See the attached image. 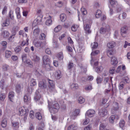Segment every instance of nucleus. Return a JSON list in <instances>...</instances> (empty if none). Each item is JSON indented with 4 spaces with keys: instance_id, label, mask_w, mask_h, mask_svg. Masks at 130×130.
<instances>
[{
    "instance_id": "680f3d73",
    "label": "nucleus",
    "mask_w": 130,
    "mask_h": 130,
    "mask_svg": "<svg viewBox=\"0 0 130 130\" xmlns=\"http://www.w3.org/2000/svg\"><path fill=\"white\" fill-rule=\"evenodd\" d=\"M115 67H113L110 68L109 70V72L110 74H113L115 72Z\"/></svg>"
},
{
    "instance_id": "69168bd1",
    "label": "nucleus",
    "mask_w": 130,
    "mask_h": 130,
    "mask_svg": "<svg viewBox=\"0 0 130 130\" xmlns=\"http://www.w3.org/2000/svg\"><path fill=\"white\" fill-rule=\"evenodd\" d=\"M8 69V66L6 64L3 66V69L4 71H5L7 70Z\"/></svg>"
},
{
    "instance_id": "2f4dec72",
    "label": "nucleus",
    "mask_w": 130,
    "mask_h": 130,
    "mask_svg": "<svg viewBox=\"0 0 130 130\" xmlns=\"http://www.w3.org/2000/svg\"><path fill=\"white\" fill-rule=\"evenodd\" d=\"M101 12L100 10H98L95 14L96 17V18H99L101 16Z\"/></svg>"
},
{
    "instance_id": "f704fd0d",
    "label": "nucleus",
    "mask_w": 130,
    "mask_h": 130,
    "mask_svg": "<svg viewBox=\"0 0 130 130\" xmlns=\"http://www.w3.org/2000/svg\"><path fill=\"white\" fill-rule=\"evenodd\" d=\"M11 123L12 124V126L14 127H18L19 124V122H12Z\"/></svg>"
},
{
    "instance_id": "4c0bfd02",
    "label": "nucleus",
    "mask_w": 130,
    "mask_h": 130,
    "mask_svg": "<svg viewBox=\"0 0 130 130\" xmlns=\"http://www.w3.org/2000/svg\"><path fill=\"white\" fill-rule=\"evenodd\" d=\"M79 103L82 104L85 101V100L84 98L82 97H79L78 99Z\"/></svg>"
},
{
    "instance_id": "f8f14e48",
    "label": "nucleus",
    "mask_w": 130,
    "mask_h": 130,
    "mask_svg": "<svg viewBox=\"0 0 130 130\" xmlns=\"http://www.w3.org/2000/svg\"><path fill=\"white\" fill-rule=\"evenodd\" d=\"M6 77H3L0 81V87L3 89V87L5 84Z\"/></svg>"
},
{
    "instance_id": "ea45409f",
    "label": "nucleus",
    "mask_w": 130,
    "mask_h": 130,
    "mask_svg": "<svg viewBox=\"0 0 130 130\" xmlns=\"http://www.w3.org/2000/svg\"><path fill=\"white\" fill-rule=\"evenodd\" d=\"M22 61L23 62H25L27 59L26 54H23L22 55Z\"/></svg>"
},
{
    "instance_id": "f3484780",
    "label": "nucleus",
    "mask_w": 130,
    "mask_h": 130,
    "mask_svg": "<svg viewBox=\"0 0 130 130\" xmlns=\"http://www.w3.org/2000/svg\"><path fill=\"white\" fill-rule=\"evenodd\" d=\"M39 87L42 89H45L46 87V83L43 81H41L39 82Z\"/></svg>"
},
{
    "instance_id": "aec40b11",
    "label": "nucleus",
    "mask_w": 130,
    "mask_h": 130,
    "mask_svg": "<svg viewBox=\"0 0 130 130\" xmlns=\"http://www.w3.org/2000/svg\"><path fill=\"white\" fill-rule=\"evenodd\" d=\"M15 13L17 15V18L18 19H19L21 17L20 12V9L19 8L17 7L15 9Z\"/></svg>"
},
{
    "instance_id": "338daca9",
    "label": "nucleus",
    "mask_w": 130,
    "mask_h": 130,
    "mask_svg": "<svg viewBox=\"0 0 130 130\" xmlns=\"http://www.w3.org/2000/svg\"><path fill=\"white\" fill-rule=\"evenodd\" d=\"M102 80V78L99 77H97L96 79L97 84H99L101 83Z\"/></svg>"
},
{
    "instance_id": "09e8293b",
    "label": "nucleus",
    "mask_w": 130,
    "mask_h": 130,
    "mask_svg": "<svg viewBox=\"0 0 130 130\" xmlns=\"http://www.w3.org/2000/svg\"><path fill=\"white\" fill-rule=\"evenodd\" d=\"M13 11L12 10H10L9 14V17L12 20H14V16L13 15Z\"/></svg>"
},
{
    "instance_id": "bf43d9fd",
    "label": "nucleus",
    "mask_w": 130,
    "mask_h": 130,
    "mask_svg": "<svg viewBox=\"0 0 130 130\" xmlns=\"http://www.w3.org/2000/svg\"><path fill=\"white\" fill-rule=\"evenodd\" d=\"M74 64L73 63L69 62L68 65V69H70L73 67Z\"/></svg>"
},
{
    "instance_id": "7c9ffc66",
    "label": "nucleus",
    "mask_w": 130,
    "mask_h": 130,
    "mask_svg": "<svg viewBox=\"0 0 130 130\" xmlns=\"http://www.w3.org/2000/svg\"><path fill=\"white\" fill-rule=\"evenodd\" d=\"M103 70V67L101 66L96 68L95 69V71L97 72L100 73Z\"/></svg>"
},
{
    "instance_id": "b1692460",
    "label": "nucleus",
    "mask_w": 130,
    "mask_h": 130,
    "mask_svg": "<svg viewBox=\"0 0 130 130\" xmlns=\"http://www.w3.org/2000/svg\"><path fill=\"white\" fill-rule=\"evenodd\" d=\"M49 17L50 19L47 20L45 22V24L46 25L49 26L52 24V21L51 19V17L49 15Z\"/></svg>"
},
{
    "instance_id": "37998d69",
    "label": "nucleus",
    "mask_w": 130,
    "mask_h": 130,
    "mask_svg": "<svg viewBox=\"0 0 130 130\" xmlns=\"http://www.w3.org/2000/svg\"><path fill=\"white\" fill-rule=\"evenodd\" d=\"M124 124L125 122L123 120H121L119 123V125L120 127L122 128L124 126Z\"/></svg>"
},
{
    "instance_id": "473e14b6",
    "label": "nucleus",
    "mask_w": 130,
    "mask_h": 130,
    "mask_svg": "<svg viewBox=\"0 0 130 130\" xmlns=\"http://www.w3.org/2000/svg\"><path fill=\"white\" fill-rule=\"evenodd\" d=\"M116 52L115 50L111 49L108 50L107 52V54L108 55H113Z\"/></svg>"
},
{
    "instance_id": "dca6fc26",
    "label": "nucleus",
    "mask_w": 130,
    "mask_h": 130,
    "mask_svg": "<svg viewBox=\"0 0 130 130\" xmlns=\"http://www.w3.org/2000/svg\"><path fill=\"white\" fill-rule=\"evenodd\" d=\"M55 76L57 79H60L62 76L61 71L59 70L56 71L55 73Z\"/></svg>"
},
{
    "instance_id": "a211bd4d",
    "label": "nucleus",
    "mask_w": 130,
    "mask_h": 130,
    "mask_svg": "<svg viewBox=\"0 0 130 130\" xmlns=\"http://www.w3.org/2000/svg\"><path fill=\"white\" fill-rule=\"evenodd\" d=\"M118 63V61L116 58L115 57H113L111 58V63L113 65H115Z\"/></svg>"
},
{
    "instance_id": "de8ad7c7",
    "label": "nucleus",
    "mask_w": 130,
    "mask_h": 130,
    "mask_svg": "<svg viewBox=\"0 0 130 130\" xmlns=\"http://www.w3.org/2000/svg\"><path fill=\"white\" fill-rule=\"evenodd\" d=\"M26 42H25L24 41H22L21 43V46H23L25 44H26L27 45H28V41H29V39L28 38H27Z\"/></svg>"
},
{
    "instance_id": "9d476101",
    "label": "nucleus",
    "mask_w": 130,
    "mask_h": 130,
    "mask_svg": "<svg viewBox=\"0 0 130 130\" xmlns=\"http://www.w3.org/2000/svg\"><path fill=\"white\" fill-rule=\"evenodd\" d=\"M24 102H26V104H28L30 102L31 98L29 95H25L24 96Z\"/></svg>"
},
{
    "instance_id": "603ef678",
    "label": "nucleus",
    "mask_w": 130,
    "mask_h": 130,
    "mask_svg": "<svg viewBox=\"0 0 130 130\" xmlns=\"http://www.w3.org/2000/svg\"><path fill=\"white\" fill-rule=\"evenodd\" d=\"M44 66H43L45 69L47 71L49 70H50V63H47L44 64Z\"/></svg>"
},
{
    "instance_id": "a878e982",
    "label": "nucleus",
    "mask_w": 130,
    "mask_h": 130,
    "mask_svg": "<svg viewBox=\"0 0 130 130\" xmlns=\"http://www.w3.org/2000/svg\"><path fill=\"white\" fill-rule=\"evenodd\" d=\"M71 87L73 90H75L78 88V86L77 84H73L71 85Z\"/></svg>"
},
{
    "instance_id": "8fccbe9b",
    "label": "nucleus",
    "mask_w": 130,
    "mask_h": 130,
    "mask_svg": "<svg viewBox=\"0 0 130 130\" xmlns=\"http://www.w3.org/2000/svg\"><path fill=\"white\" fill-rule=\"evenodd\" d=\"M33 88H32L31 87H28L27 88V91L28 92V93L27 94H28V95H29L31 94V93L33 91Z\"/></svg>"
},
{
    "instance_id": "e433bc0d",
    "label": "nucleus",
    "mask_w": 130,
    "mask_h": 130,
    "mask_svg": "<svg viewBox=\"0 0 130 130\" xmlns=\"http://www.w3.org/2000/svg\"><path fill=\"white\" fill-rule=\"evenodd\" d=\"M126 84V83L125 82H120L119 84V88L120 90H121L123 89L124 86Z\"/></svg>"
},
{
    "instance_id": "393cba45",
    "label": "nucleus",
    "mask_w": 130,
    "mask_h": 130,
    "mask_svg": "<svg viewBox=\"0 0 130 130\" xmlns=\"http://www.w3.org/2000/svg\"><path fill=\"white\" fill-rule=\"evenodd\" d=\"M12 54V52L9 50H7L5 52V56L8 58L10 57Z\"/></svg>"
},
{
    "instance_id": "f257e3e1",
    "label": "nucleus",
    "mask_w": 130,
    "mask_h": 130,
    "mask_svg": "<svg viewBox=\"0 0 130 130\" xmlns=\"http://www.w3.org/2000/svg\"><path fill=\"white\" fill-rule=\"evenodd\" d=\"M48 107L49 108V109L51 113H55L58 111L59 108V106L58 103L53 104L51 106V102H49L48 101Z\"/></svg>"
},
{
    "instance_id": "9b49d317",
    "label": "nucleus",
    "mask_w": 130,
    "mask_h": 130,
    "mask_svg": "<svg viewBox=\"0 0 130 130\" xmlns=\"http://www.w3.org/2000/svg\"><path fill=\"white\" fill-rule=\"evenodd\" d=\"M128 30V27L126 26H124L121 28V35L123 37L124 36L123 35V34H126L127 33Z\"/></svg>"
},
{
    "instance_id": "5fc2aeb1",
    "label": "nucleus",
    "mask_w": 130,
    "mask_h": 130,
    "mask_svg": "<svg viewBox=\"0 0 130 130\" xmlns=\"http://www.w3.org/2000/svg\"><path fill=\"white\" fill-rule=\"evenodd\" d=\"M21 47L20 46H18L16 47L14 49V50L16 53H19L21 50Z\"/></svg>"
},
{
    "instance_id": "6e6d98bb",
    "label": "nucleus",
    "mask_w": 130,
    "mask_h": 130,
    "mask_svg": "<svg viewBox=\"0 0 130 130\" xmlns=\"http://www.w3.org/2000/svg\"><path fill=\"white\" fill-rule=\"evenodd\" d=\"M6 97L4 93H1L0 94V100L3 101Z\"/></svg>"
},
{
    "instance_id": "412c9836",
    "label": "nucleus",
    "mask_w": 130,
    "mask_h": 130,
    "mask_svg": "<svg viewBox=\"0 0 130 130\" xmlns=\"http://www.w3.org/2000/svg\"><path fill=\"white\" fill-rule=\"evenodd\" d=\"M1 35L4 38H6L9 36V34L8 31L5 30L2 32Z\"/></svg>"
},
{
    "instance_id": "0e129e2a",
    "label": "nucleus",
    "mask_w": 130,
    "mask_h": 130,
    "mask_svg": "<svg viewBox=\"0 0 130 130\" xmlns=\"http://www.w3.org/2000/svg\"><path fill=\"white\" fill-rule=\"evenodd\" d=\"M45 37V35L43 33H42L40 35L39 38L41 40H44Z\"/></svg>"
},
{
    "instance_id": "72a5a7b5",
    "label": "nucleus",
    "mask_w": 130,
    "mask_h": 130,
    "mask_svg": "<svg viewBox=\"0 0 130 130\" xmlns=\"http://www.w3.org/2000/svg\"><path fill=\"white\" fill-rule=\"evenodd\" d=\"M60 19L61 21H64L66 19V16L64 14H62L60 15Z\"/></svg>"
},
{
    "instance_id": "7ed1b4c3",
    "label": "nucleus",
    "mask_w": 130,
    "mask_h": 130,
    "mask_svg": "<svg viewBox=\"0 0 130 130\" xmlns=\"http://www.w3.org/2000/svg\"><path fill=\"white\" fill-rule=\"evenodd\" d=\"M48 82L49 91L51 92H55V90L54 88L55 86L54 81L52 80L48 79Z\"/></svg>"
},
{
    "instance_id": "1a4fd4ad",
    "label": "nucleus",
    "mask_w": 130,
    "mask_h": 130,
    "mask_svg": "<svg viewBox=\"0 0 130 130\" xmlns=\"http://www.w3.org/2000/svg\"><path fill=\"white\" fill-rule=\"evenodd\" d=\"M80 111L78 109H76L72 113L71 116V119H75L76 116L78 115Z\"/></svg>"
},
{
    "instance_id": "c9c22d12",
    "label": "nucleus",
    "mask_w": 130,
    "mask_h": 130,
    "mask_svg": "<svg viewBox=\"0 0 130 130\" xmlns=\"http://www.w3.org/2000/svg\"><path fill=\"white\" fill-rule=\"evenodd\" d=\"M42 19V18L40 17H38L37 18L34 20V23L36 22H37V24H40L41 22Z\"/></svg>"
},
{
    "instance_id": "39448f33",
    "label": "nucleus",
    "mask_w": 130,
    "mask_h": 130,
    "mask_svg": "<svg viewBox=\"0 0 130 130\" xmlns=\"http://www.w3.org/2000/svg\"><path fill=\"white\" fill-rule=\"evenodd\" d=\"M99 50H96L95 51H92L91 53V63L92 64L94 60H95V57L94 56L96 55L99 53Z\"/></svg>"
},
{
    "instance_id": "13d9d810",
    "label": "nucleus",
    "mask_w": 130,
    "mask_h": 130,
    "mask_svg": "<svg viewBox=\"0 0 130 130\" xmlns=\"http://www.w3.org/2000/svg\"><path fill=\"white\" fill-rule=\"evenodd\" d=\"M85 89L87 90H90L92 89V87L91 85L87 86L85 88Z\"/></svg>"
},
{
    "instance_id": "cd10ccee",
    "label": "nucleus",
    "mask_w": 130,
    "mask_h": 130,
    "mask_svg": "<svg viewBox=\"0 0 130 130\" xmlns=\"http://www.w3.org/2000/svg\"><path fill=\"white\" fill-rule=\"evenodd\" d=\"M98 44L97 42H94L93 43H92L91 46L92 48V50L93 51L94 49H95L98 47Z\"/></svg>"
},
{
    "instance_id": "e2e57ef3",
    "label": "nucleus",
    "mask_w": 130,
    "mask_h": 130,
    "mask_svg": "<svg viewBox=\"0 0 130 130\" xmlns=\"http://www.w3.org/2000/svg\"><path fill=\"white\" fill-rule=\"evenodd\" d=\"M70 26L69 23L68 22H66L63 25V27L65 28H68Z\"/></svg>"
},
{
    "instance_id": "79ce46f5",
    "label": "nucleus",
    "mask_w": 130,
    "mask_h": 130,
    "mask_svg": "<svg viewBox=\"0 0 130 130\" xmlns=\"http://www.w3.org/2000/svg\"><path fill=\"white\" fill-rule=\"evenodd\" d=\"M78 27V26L77 25L74 24L72 26V30L73 31H76Z\"/></svg>"
},
{
    "instance_id": "bb28decb",
    "label": "nucleus",
    "mask_w": 130,
    "mask_h": 130,
    "mask_svg": "<svg viewBox=\"0 0 130 130\" xmlns=\"http://www.w3.org/2000/svg\"><path fill=\"white\" fill-rule=\"evenodd\" d=\"M110 4L112 7H116L117 5V3L115 0H111Z\"/></svg>"
},
{
    "instance_id": "3c124183",
    "label": "nucleus",
    "mask_w": 130,
    "mask_h": 130,
    "mask_svg": "<svg viewBox=\"0 0 130 130\" xmlns=\"http://www.w3.org/2000/svg\"><path fill=\"white\" fill-rule=\"evenodd\" d=\"M115 118V116L114 115H112L110 117L109 119V121L110 123H114Z\"/></svg>"
},
{
    "instance_id": "4468645a",
    "label": "nucleus",
    "mask_w": 130,
    "mask_h": 130,
    "mask_svg": "<svg viewBox=\"0 0 130 130\" xmlns=\"http://www.w3.org/2000/svg\"><path fill=\"white\" fill-rule=\"evenodd\" d=\"M41 96L38 90H37L34 96V99L36 101L39 100L41 98Z\"/></svg>"
},
{
    "instance_id": "f03ea898",
    "label": "nucleus",
    "mask_w": 130,
    "mask_h": 130,
    "mask_svg": "<svg viewBox=\"0 0 130 130\" xmlns=\"http://www.w3.org/2000/svg\"><path fill=\"white\" fill-rule=\"evenodd\" d=\"M18 110V114L21 116L27 115L28 112V110H26L24 107H20Z\"/></svg>"
},
{
    "instance_id": "c756f323",
    "label": "nucleus",
    "mask_w": 130,
    "mask_h": 130,
    "mask_svg": "<svg viewBox=\"0 0 130 130\" xmlns=\"http://www.w3.org/2000/svg\"><path fill=\"white\" fill-rule=\"evenodd\" d=\"M7 125V119H4L2 121V126L3 127H5Z\"/></svg>"
},
{
    "instance_id": "49530a36",
    "label": "nucleus",
    "mask_w": 130,
    "mask_h": 130,
    "mask_svg": "<svg viewBox=\"0 0 130 130\" xmlns=\"http://www.w3.org/2000/svg\"><path fill=\"white\" fill-rule=\"evenodd\" d=\"M100 130H103L106 127V125L104 123H103L101 122H100Z\"/></svg>"
},
{
    "instance_id": "a18cd8bd",
    "label": "nucleus",
    "mask_w": 130,
    "mask_h": 130,
    "mask_svg": "<svg viewBox=\"0 0 130 130\" xmlns=\"http://www.w3.org/2000/svg\"><path fill=\"white\" fill-rule=\"evenodd\" d=\"M36 117L38 120H40L42 119V116L40 113L39 112L36 113Z\"/></svg>"
},
{
    "instance_id": "423d86ee",
    "label": "nucleus",
    "mask_w": 130,
    "mask_h": 130,
    "mask_svg": "<svg viewBox=\"0 0 130 130\" xmlns=\"http://www.w3.org/2000/svg\"><path fill=\"white\" fill-rule=\"evenodd\" d=\"M95 113V111L93 110L90 109L88 110L85 113V116L89 117H93Z\"/></svg>"
},
{
    "instance_id": "052dcab7",
    "label": "nucleus",
    "mask_w": 130,
    "mask_h": 130,
    "mask_svg": "<svg viewBox=\"0 0 130 130\" xmlns=\"http://www.w3.org/2000/svg\"><path fill=\"white\" fill-rule=\"evenodd\" d=\"M58 57L60 60H62L63 59V57L62 52H60L58 54Z\"/></svg>"
},
{
    "instance_id": "5701e85b",
    "label": "nucleus",
    "mask_w": 130,
    "mask_h": 130,
    "mask_svg": "<svg viewBox=\"0 0 130 130\" xmlns=\"http://www.w3.org/2000/svg\"><path fill=\"white\" fill-rule=\"evenodd\" d=\"M14 97V93L13 91L10 92L9 94L8 97L10 101L12 102V100Z\"/></svg>"
},
{
    "instance_id": "4d7b16f0",
    "label": "nucleus",
    "mask_w": 130,
    "mask_h": 130,
    "mask_svg": "<svg viewBox=\"0 0 130 130\" xmlns=\"http://www.w3.org/2000/svg\"><path fill=\"white\" fill-rule=\"evenodd\" d=\"M75 128H77V127L73 124L71 125L68 126L67 130H72Z\"/></svg>"
},
{
    "instance_id": "4be33fe9",
    "label": "nucleus",
    "mask_w": 130,
    "mask_h": 130,
    "mask_svg": "<svg viewBox=\"0 0 130 130\" xmlns=\"http://www.w3.org/2000/svg\"><path fill=\"white\" fill-rule=\"evenodd\" d=\"M116 43L114 41H112L108 43L107 46L109 48H111L115 46Z\"/></svg>"
},
{
    "instance_id": "6e6552de",
    "label": "nucleus",
    "mask_w": 130,
    "mask_h": 130,
    "mask_svg": "<svg viewBox=\"0 0 130 130\" xmlns=\"http://www.w3.org/2000/svg\"><path fill=\"white\" fill-rule=\"evenodd\" d=\"M113 105V107L112 109L111 112L112 113L114 114L118 109L119 107L118 104L116 102H114Z\"/></svg>"
},
{
    "instance_id": "58836bf2",
    "label": "nucleus",
    "mask_w": 130,
    "mask_h": 130,
    "mask_svg": "<svg viewBox=\"0 0 130 130\" xmlns=\"http://www.w3.org/2000/svg\"><path fill=\"white\" fill-rule=\"evenodd\" d=\"M81 11L82 14L85 15L87 14L86 9L84 7H82L80 9Z\"/></svg>"
},
{
    "instance_id": "ddd939ff",
    "label": "nucleus",
    "mask_w": 130,
    "mask_h": 130,
    "mask_svg": "<svg viewBox=\"0 0 130 130\" xmlns=\"http://www.w3.org/2000/svg\"><path fill=\"white\" fill-rule=\"evenodd\" d=\"M23 88L22 85L17 84L16 86L15 91L17 93H19L21 91V89Z\"/></svg>"
},
{
    "instance_id": "774afa93",
    "label": "nucleus",
    "mask_w": 130,
    "mask_h": 130,
    "mask_svg": "<svg viewBox=\"0 0 130 130\" xmlns=\"http://www.w3.org/2000/svg\"><path fill=\"white\" fill-rule=\"evenodd\" d=\"M1 44L2 45L4 46V48H6V45L7 44V43L6 41H2L1 43Z\"/></svg>"
},
{
    "instance_id": "0eeeda50",
    "label": "nucleus",
    "mask_w": 130,
    "mask_h": 130,
    "mask_svg": "<svg viewBox=\"0 0 130 130\" xmlns=\"http://www.w3.org/2000/svg\"><path fill=\"white\" fill-rule=\"evenodd\" d=\"M107 112V110L105 108H102L100 109L99 111V114L101 117H103L106 115Z\"/></svg>"
},
{
    "instance_id": "a19ab883",
    "label": "nucleus",
    "mask_w": 130,
    "mask_h": 130,
    "mask_svg": "<svg viewBox=\"0 0 130 130\" xmlns=\"http://www.w3.org/2000/svg\"><path fill=\"white\" fill-rule=\"evenodd\" d=\"M39 31V29L38 28L35 29L33 32L34 35L36 37L38 36Z\"/></svg>"
},
{
    "instance_id": "c03bdc74",
    "label": "nucleus",
    "mask_w": 130,
    "mask_h": 130,
    "mask_svg": "<svg viewBox=\"0 0 130 130\" xmlns=\"http://www.w3.org/2000/svg\"><path fill=\"white\" fill-rule=\"evenodd\" d=\"M36 84L35 80L33 78L31 79L30 82V85L31 86H34L36 85Z\"/></svg>"
},
{
    "instance_id": "6ab92c4d",
    "label": "nucleus",
    "mask_w": 130,
    "mask_h": 130,
    "mask_svg": "<svg viewBox=\"0 0 130 130\" xmlns=\"http://www.w3.org/2000/svg\"><path fill=\"white\" fill-rule=\"evenodd\" d=\"M90 25L87 24L86 26L84 27V29L86 31V33L88 34H89L91 32V31L90 30Z\"/></svg>"
},
{
    "instance_id": "20e7f679",
    "label": "nucleus",
    "mask_w": 130,
    "mask_h": 130,
    "mask_svg": "<svg viewBox=\"0 0 130 130\" xmlns=\"http://www.w3.org/2000/svg\"><path fill=\"white\" fill-rule=\"evenodd\" d=\"M33 44L34 46L36 47H40L41 48H42L46 45V43L45 42L42 43L40 41H34L33 42Z\"/></svg>"
},
{
    "instance_id": "2eb2a0df",
    "label": "nucleus",
    "mask_w": 130,
    "mask_h": 130,
    "mask_svg": "<svg viewBox=\"0 0 130 130\" xmlns=\"http://www.w3.org/2000/svg\"><path fill=\"white\" fill-rule=\"evenodd\" d=\"M43 61L44 64L50 63V60L46 55H45L43 57Z\"/></svg>"
},
{
    "instance_id": "c85d7f7f",
    "label": "nucleus",
    "mask_w": 130,
    "mask_h": 130,
    "mask_svg": "<svg viewBox=\"0 0 130 130\" xmlns=\"http://www.w3.org/2000/svg\"><path fill=\"white\" fill-rule=\"evenodd\" d=\"M32 59L36 62H39L40 60V58L36 55H34L33 56Z\"/></svg>"
},
{
    "instance_id": "864d4df0",
    "label": "nucleus",
    "mask_w": 130,
    "mask_h": 130,
    "mask_svg": "<svg viewBox=\"0 0 130 130\" xmlns=\"http://www.w3.org/2000/svg\"><path fill=\"white\" fill-rule=\"evenodd\" d=\"M61 27L60 25H58L54 29V31L56 32H57L60 31L61 29Z\"/></svg>"
}]
</instances>
